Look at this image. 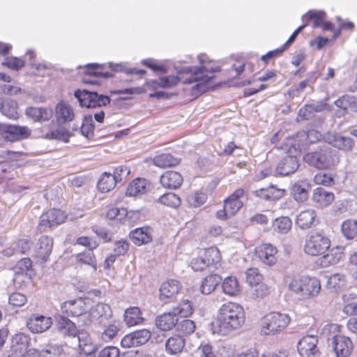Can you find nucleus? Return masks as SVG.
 <instances>
[{
    "instance_id": "1",
    "label": "nucleus",
    "mask_w": 357,
    "mask_h": 357,
    "mask_svg": "<svg viewBox=\"0 0 357 357\" xmlns=\"http://www.w3.org/2000/svg\"><path fill=\"white\" fill-rule=\"evenodd\" d=\"M197 59L199 66L184 68L176 76L160 77V87L172 88L179 82L183 84H193L190 89V96L193 98H197L207 91L212 87L215 74L221 71V68L206 54H199Z\"/></svg>"
},
{
    "instance_id": "2",
    "label": "nucleus",
    "mask_w": 357,
    "mask_h": 357,
    "mask_svg": "<svg viewBox=\"0 0 357 357\" xmlns=\"http://www.w3.org/2000/svg\"><path fill=\"white\" fill-rule=\"evenodd\" d=\"M246 313L243 307L234 301L220 305L215 320L211 323L213 333L227 335L241 328L245 324Z\"/></svg>"
},
{
    "instance_id": "3",
    "label": "nucleus",
    "mask_w": 357,
    "mask_h": 357,
    "mask_svg": "<svg viewBox=\"0 0 357 357\" xmlns=\"http://www.w3.org/2000/svg\"><path fill=\"white\" fill-rule=\"evenodd\" d=\"M289 289L303 299L317 297L321 289L320 280L314 276L302 275L293 278L289 283Z\"/></svg>"
},
{
    "instance_id": "4",
    "label": "nucleus",
    "mask_w": 357,
    "mask_h": 357,
    "mask_svg": "<svg viewBox=\"0 0 357 357\" xmlns=\"http://www.w3.org/2000/svg\"><path fill=\"white\" fill-rule=\"evenodd\" d=\"M291 317L287 314L271 312L261 319L260 331L264 335H275L280 333L290 324Z\"/></svg>"
},
{
    "instance_id": "5",
    "label": "nucleus",
    "mask_w": 357,
    "mask_h": 357,
    "mask_svg": "<svg viewBox=\"0 0 357 357\" xmlns=\"http://www.w3.org/2000/svg\"><path fill=\"white\" fill-rule=\"evenodd\" d=\"M331 246V239L322 231H312L305 236L303 252L308 256L319 257L325 254Z\"/></svg>"
},
{
    "instance_id": "6",
    "label": "nucleus",
    "mask_w": 357,
    "mask_h": 357,
    "mask_svg": "<svg viewBox=\"0 0 357 357\" xmlns=\"http://www.w3.org/2000/svg\"><path fill=\"white\" fill-rule=\"evenodd\" d=\"M245 195V190L242 188L236 189L224 200L223 208L215 213V217L220 220H227L235 215L243 206L242 199Z\"/></svg>"
},
{
    "instance_id": "7",
    "label": "nucleus",
    "mask_w": 357,
    "mask_h": 357,
    "mask_svg": "<svg viewBox=\"0 0 357 357\" xmlns=\"http://www.w3.org/2000/svg\"><path fill=\"white\" fill-rule=\"evenodd\" d=\"M320 137L321 134L314 130H309L307 132L300 131L295 135L287 137L284 146L287 149L288 153L297 156L308 143L314 142L312 137L319 139Z\"/></svg>"
},
{
    "instance_id": "8",
    "label": "nucleus",
    "mask_w": 357,
    "mask_h": 357,
    "mask_svg": "<svg viewBox=\"0 0 357 357\" xmlns=\"http://www.w3.org/2000/svg\"><path fill=\"white\" fill-rule=\"evenodd\" d=\"M67 218L68 214L66 211L56 208H50L40 215L37 230L40 233L45 232L64 223Z\"/></svg>"
},
{
    "instance_id": "9",
    "label": "nucleus",
    "mask_w": 357,
    "mask_h": 357,
    "mask_svg": "<svg viewBox=\"0 0 357 357\" xmlns=\"http://www.w3.org/2000/svg\"><path fill=\"white\" fill-rule=\"evenodd\" d=\"M303 159L309 165L319 169H327L334 165V158L328 149L320 148L307 152L303 155Z\"/></svg>"
},
{
    "instance_id": "10",
    "label": "nucleus",
    "mask_w": 357,
    "mask_h": 357,
    "mask_svg": "<svg viewBox=\"0 0 357 357\" xmlns=\"http://www.w3.org/2000/svg\"><path fill=\"white\" fill-rule=\"evenodd\" d=\"M75 96L78 99L80 105L87 108H96L105 106L110 102L108 96L98 95L96 92L86 90H77L75 92Z\"/></svg>"
},
{
    "instance_id": "11",
    "label": "nucleus",
    "mask_w": 357,
    "mask_h": 357,
    "mask_svg": "<svg viewBox=\"0 0 357 357\" xmlns=\"http://www.w3.org/2000/svg\"><path fill=\"white\" fill-rule=\"evenodd\" d=\"M87 301H89V299L81 297L65 301L61 307V312L68 317L82 316L90 308V304Z\"/></svg>"
},
{
    "instance_id": "12",
    "label": "nucleus",
    "mask_w": 357,
    "mask_h": 357,
    "mask_svg": "<svg viewBox=\"0 0 357 357\" xmlns=\"http://www.w3.org/2000/svg\"><path fill=\"white\" fill-rule=\"evenodd\" d=\"M54 240L47 235L41 236L36 242L33 252V257L40 263L48 260L52 253Z\"/></svg>"
},
{
    "instance_id": "13",
    "label": "nucleus",
    "mask_w": 357,
    "mask_h": 357,
    "mask_svg": "<svg viewBox=\"0 0 357 357\" xmlns=\"http://www.w3.org/2000/svg\"><path fill=\"white\" fill-rule=\"evenodd\" d=\"M31 133V130L26 126L0 125V135L10 142L26 139Z\"/></svg>"
},
{
    "instance_id": "14",
    "label": "nucleus",
    "mask_w": 357,
    "mask_h": 357,
    "mask_svg": "<svg viewBox=\"0 0 357 357\" xmlns=\"http://www.w3.org/2000/svg\"><path fill=\"white\" fill-rule=\"evenodd\" d=\"M255 252L259 261L266 266H273L278 261V249L271 243L258 245L255 249Z\"/></svg>"
},
{
    "instance_id": "15",
    "label": "nucleus",
    "mask_w": 357,
    "mask_h": 357,
    "mask_svg": "<svg viewBox=\"0 0 357 357\" xmlns=\"http://www.w3.org/2000/svg\"><path fill=\"white\" fill-rule=\"evenodd\" d=\"M151 337V333L147 329H141L126 335L121 341L122 347L131 348L146 343Z\"/></svg>"
},
{
    "instance_id": "16",
    "label": "nucleus",
    "mask_w": 357,
    "mask_h": 357,
    "mask_svg": "<svg viewBox=\"0 0 357 357\" xmlns=\"http://www.w3.org/2000/svg\"><path fill=\"white\" fill-rule=\"evenodd\" d=\"M151 188L150 181L145 178L137 177L129 183L125 194L127 197L137 198L147 194Z\"/></svg>"
},
{
    "instance_id": "17",
    "label": "nucleus",
    "mask_w": 357,
    "mask_h": 357,
    "mask_svg": "<svg viewBox=\"0 0 357 357\" xmlns=\"http://www.w3.org/2000/svg\"><path fill=\"white\" fill-rule=\"evenodd\" d=\"M181 289V284L176 280L164 282L159 289V299L164 303L172 302Z\"/></svg>"
},
{
    "instance_id": "18",
    "label": "nucleus",
    "mask_w": 357,
    "mask_h": 357,
    "mask_svg": "<svg viewBox=\"0 0 357 357\" xmlns=\"http://www.w3.org/2000/svg\"><path fill=\"white\" fill-rule=\"evenodd\" d=\"M318 341V337L316 335L303 336L297 345L300 355L303 357H314L319 353Z\"/></svg>"
},
{
    "instance_id": "19",
    "label": "nucleus",
    "mask_w": 357,
    "mask_h": 357,
    "mask_svg": "<svg viewBox=\"0 0 357 357\" xmlns=\"http://www.w3.org/2000/svg\"><path fill=\"white\" fill-rule=\"evenodd\" d=\"M52 325V319L39 314H32L26 322V326L33 333H41L47 331Z\"/></svg>"
},
{
    "instance_id": "20",
    "label": "nucleus",
    "mask_w": 357,
    "mask_h": 357,
    "mask_svg": "<svg viewBox=\"0 0 357 357\" xmlns=\"http://www.w3.org/2000/svg\"><path fill=\"white\" fill-rule=\"evenodd\" d=\"M254 195L261 200L275 202L286 195V190L271 185L254 191Z\"/></svg>"
},
{
    "instance_id": "21",
    "label": "nucleus",
    "mask_w": 357,
    "mask_h": 357,
    "mask_svg": "<svg viewBox=\"0 0 357 357\" xmlns=\"http://www.w3.org/2000/svg\"><path fill=\"white\" fill-rule=\"evenodd\" d=\"M333 349L337 357H349L354 349L349 337L337 335L333 338Z\"/></svg>"
},
{
    "instance_id": "22",
    "label": "nucleus",
    "mask_w": 357,
    "mask_h": 357,
    "mask_svg": "<svg viewBox=\"0 0 357 357\" xmlns=\"http://www.w3.org/2000/svg\"><path fill=\"white\" fill-rule=\"evenodd\" d=\"M345 248L343 245H335L330 248L328 250L321 255L320 264L323 267H328L337 264L344 257Z\"/></svg>"
},
{
    "instance_id": "23",
    "label": "nucleus",
    "mask_w": 357,
    "mask_h": 357,
    "mask_svg": "<svg viewBox=\"0 0 357 357\" xmlns=\"http://www.w3.org/2000/svg\"><path fill=\"white\" fill-rule=\"evenodd\" d=\"M183 182L182 174L176 171H166L160 177L161 185L167 189H178L181 186Z\"/></svg>"
},
{
    "instance_id": "24",
    "label": "nucleus",
    "mask_w": 357,
    "mask_h": 357,
    "mask_svg": "<svg viewBox=\"0 0 357 357\" xmlns=\"http://www.w3.org/2000/svg\"><path fill=\"white\" fill-rule=\"evenodd\" d=\"M185 346V340L178 334H173L165 341V352L169 356H177L183 352Z\"/></svg>"
},
{
    "instance_id": "25",
    "label": "nucleus",
    "mask_w": 357,
    "mask_h": 357,
    "mask_svg": "<svg viewBox=\"0 0 357 357\" xmlns=\"http://www.w3.org/2000/svg\"><path fill=\"white\" fill-rule=\"evenodd\" d=\"M317 214L314 209L307 208L301 211L295 220L296 225L305 230L311 228L317 222Z\"/></svg>"
},
{
    "instance_id": "26",
    "label": "nucleus",
    "mask_w": 357,
    "mask_h": 357,
    "mask_svg": "<svg viewBox=\"0 0 357 357\" xmlns=\"http://www.w3.org/2000/svg\"><path fill=\"white\" fill-rule=\"evenodd\" d=\"M29 344V336L24 333L15 334L11 340L10 356L12 357H20L21 354L27 351Z\"/></svg>"
},
{
    "instance_id": "27",
    "label": "nucleus",
    "mask_w": 357,
    "mask_h": 357,
    "mask_svg": "<svg viewBox=\"0 0 357 357\" xmlns=\"http://www.w3.org/2000/svg\"><path fill=\"white\" fill-rule=\"evenodd\" d=\"M298 167L299 163L297 156L288 153L278 164L277 171L281 175L287 176L295 172Z\"/></svg>"
},
{
    "instance_id": "28",
    "label": "nucleus",
    "mask_w": 357,
    "mask_h": 357,
    "mask_svg": "<svg viewBox=\"0 0 357 357\" xmlns=\"http://www.w3.org/2000/svg\"><path fill=\"white\" fill-rule=\"evenodd\" d=\"M152 164L161 169L175 167L180 165L181 159L169 153H162L151 158Z\"/></svg>"
},
{
    "instance_id": "29",
    "label": "nucleus",
    "mask_w": 357,
    "mask_h": 357,
    "mask_svg": "<svg viewBox=\"0 0 357 357\" xmlns=\"http://www.w3.org/2000/svg\"><path fill=\"white\" fill-rule=\"evenodd\" d=\"M325 139L331 146L344 151L351 150L354 145L351 138L342 136L337 133L328 132L326 135Z\"/></svg>"
},
{
    "instance_id": "30",
    "label": "nucleus",
    "mask_w": 357,
    "mask_h": 357,
    "mask_svg": "<svg viewBox=\"0 0 357 357\" xmlns=\"http://www.w3.org/2000/svg\"><path fill=\"white\" fill-rule=\"evenodd\" d=\"M211 268L218 269L221 267L222 257L220 250L216 246H211L201 252Z\"/></svg>"
},
{
    "instance_id": "31",
    "label": "nucleus",
    "mask_w": 357,
    "mask_h": 357,
    "mask_svg": "<svg viewBox=\"0 0 357 357\" xmlns=\"http://www.w3.org/2000/svg\"><path fill=\"white\" fill-rule=\"evenodd\" d=\"M178 323V319L174 312H165L158 316L155 319V326L163 331H169L174 329Z\"/></svg>"
},
{
    "instance_id": "32",
    "label": "nucleus",
    "mask_w": 357,
    "mask_h": 357,
    "mask_svg": "<svg viewBox=\"0 0 357 357\" xmlns=\"http://www.w3.org/2000/svg\"><path fill=\"white\" fill-rule=\"evenodd\" d=\"M77 336L79 340V353L86 354L89 356H96L98 347L93 342L89 333L84 331H80Z\"/></svg>"
},
{
    "instance_id": "33",
    "label": "nucleus",
    "mask_w": 357,
    "mask_h": 357,
    "mask_svg": "<svg viewBox=\"0 0 357 357\" xmlns=\"http://www.w3.org/2000/svg\"><path fill=\"white\" fill-rule=\"evenodd\" d=\"M93 316L96 319L100 326H105L108 321L114 320L110 306L102 303H99L96 305L93 312Z\"/></svg>"
},
{
    "instance_id": "34",
    "label": "nucleus",
    "mask_w": 357,
    "mask_h": 357,
    "mask_svg": "<svg viewBox=\"0 0 357 357\" xmlns=\"http://www.w3.org/2000/svg\"><path fill=\"white\" fill-rule=\"evenodd\" d=\"M56 327L57 330L65 336L75 337L80 331L77 330L74 322L62 315L56 317Z\"/></svg>"
},
{
    "instance_id": "35",
    "label": "nucleus",
    "mask_w": 357,
    "mask_h": 357,
    "mask_svg": "<svg viewBox=\"0 0 357 357\" xmlns=\"http://www.w3.org/2000/svg\"><path fill=\"white\" fill-rule=\"evenodd\" d=\"M132 242L138 246L147 244L152 241V235L149 227H139L130 233Z\"/></svg>"
},
{
    "instance_id": "36",
    "label": "nucleus",
    "mask_w": 357,
    "mask_h": 357,
    "mask_svg": "<svg viewBox=\"0 0 357 357\" xmlns=\"http://www.w3.org/2000/svg\"><path fill=\"white\" fill-rule=\"evenodd\" d=\"M222 292L231 297L238 296L241 292V286L236 277L230 275L222 280Z\"/></svg>"
},
{
    "instance_id": "37",
    "label": "nucleus",
    "mask_w": 357,
    "mask_h": 357,
    "mask_svg": "<svg viewBox=\"0 0 357 357\" xmlns=\"http://www.w3.org/2000/svg\"><path fill=\"white\" fill-rule=\"evenodd\" d=\"M102 326L104 328L101 333L100 338L105 342L113 341L117 337L121 330V324L117 320L108 321L105 326Z\"/></svg>"
},
{
    "instance_id": "38",
    "label": "nucleus",
    "mask_w": 357,
    "mask_h": 357,
    "mask_svg": "<svg viewBox=\"0 0 357 357\" xmlns=\"http://www.w3.org/2000/svg\"><path fill=\"white\" fill-rule=\"evenodd\" d=\"M335 199L333 192H328L324 188L319 187L314 190L312 199L313 202L320 206H327L330 205Z\"/></svg>"
},
{
    "instance_id": "39",
    "label": "nucleus",
    "mask_w": 357,
    "mask_h": 357,
    "mask_svg": "<svg viewBox=\"0 0 357 357\" xmlns=\"http://www.w3.org/2000/svg\"><path fill=\"white\" fill-rule=\"evenodd\" d=\"M310 185L307 182H298L293 185L291 195L298 202L303 203L308 199Z\"/></svg>"
},
{
    "instance_id": "40",
    "label": "nucleus",
    "mask_w": 357,
    "mask_h": 357,
    "mask_svg": "<svg viewBox=\"0 0 357 357\" xmlns=\"http://www.w3.org/2000/svg\"><path fill=\"white\" fill-rule=\"evenodd\" d=\"M56 117L59 122L71 121L75 116L72 107L67 102L61 101L55 108Z\"/></svg>"
},
{
    "instance_id": "41",
    "label": "nucleus",
    "mask_w": 357,
    "mask_h": 357,
    "mask_svg": "<svg viewBox=\"0 0 357 357\" xmlns=\"http://www.w3.org/2000/svg\"><path fill=\"white\" fill-rule=\"evenodd\" d=\"M222 281V277L217 273H211L206 276L201 284L200 290L204 294H210L215 291Z\"/></svg>"
},
{
    "instance_id": "42",
    "label": "nucleus",
    "mask_w": 357,
    "mask_h": 357,
    "mask_svg": "<svg viewBox=\"0 0 357 357\" xmlns=\"http://www.w3.org/2000/svg\"><path fill=\"white\" fill-rule=\"evenodd\" d=\"M26 114L34 121H46L52 118V111L44 107H29L26 109Z\"/></svg>"
},
{
    "instance_id": "43",
    "label": "nucleus",
    "mask_w": 357,
    "mask_h": 357,
    "mask_svg": "<svg viewBox=\"0 0 357 357\" xmlns=\"http://www.w3.org/2000/svg\"><path fill=\"white\" fill-rule=\"evenodd\" d=\"M84 73L86 75L97 77H111L113 74L107 70L105 65H99L97 63H89L84 67Z\"/></svg>"
},
{
    "instance_id": "44",
    "label": "nucleus",
    "mask_w": 357,
    "mask_h": 357,
    "mask_svg": "<svg viewBox=\"0 0 357 357\" xmlns=\"http://www.w3.org/2000/svg\"><path fill=\"white\" fill-rule=\"evenodd\" d=\"M16 268L17 271L15 272L14 278L15 282H17L20 278L22 276L30 279L29 277H28V272L33 270L32 260L29 257L22 258L17 261Z\"/></svg>"
},
{
    "instance_id": "45",
    "label": "nucleus",
    "mask_w": 357,
    "mask_h": 357,
    "mask_svg": "<svg viewBox=\"0 0 357 357\" xmlns=\"http://www.w3.org/2000/svg\"><path fill=\"white\" fill-rule=\"evenodd\" d=\"M347 285L346 276L342 273H335L331 275L326 283L328 289L335 292L342 290Z\"/></svg>"
},
{
    "instance_id": "46",
    "label": "nucleus",
    "mask_w": 357,
    "mask_h": 357,
    "mask_svg": "<svg viewBox=\"0 0 357 357\" xmlns=\"http://www.w3.org/2000/svg\"><path fill=\"white\" fill-rule=\"evenodd\" d=\"M76 262L79 265H86L97 268V260L93 250H84L75 255Z\"/></svg>"
},
{
    "instance_id": "47",
    "label": "nucleus",
    "mask_w": 357,
    "mask_h": 357,
    "mask_svg": "<svg viewBox=\"0 0 357 357\" xmlns=\"http://www.w3.org/2000/svg\"><path fill=\"white\" fill-rule=\"evenodd\" d=\"M195 309L192 302L188 299H182L178 304L173 308V312L176 316L186 318L194 313Z\"/></svg>"
},
{
    "instance_id": "48",
    "label": "nucleus",
    "mask_w": 357,
    "mask_h": 357,
    "mask_svg": "<svg viewBox=\"0 0 357 357\" xmlns=\"http://www.w3.org/2000/svg\"><path fill=\"white\" fill-rule=\"evenodd\" d=\"M116 184L111 173L104 172L98 182L97 187L99 191L105 193L113 190Z\"/></svg>"
},
{
    "instance_id": "49",
    "label": "nucleus",
    "mask_w": 357,
    "mask_h": 357,
    "mask_svg": "<svg viewBox=\"0 0 357 357\" xmlns=\"http://www.w3.org/2000/svg\"><path fill=\"white\" fill-rule=\"evenodd\" d=\"M124 320L127 325L133 326L142 322V312L137 307L127 309L124 314Z\"/></svg>"
},
{
    "instance_id": "50",
    "label": "nucleus",
    "mask_w": 357,
    "mask_h": 357,
    "mask_svg": "<svg viewBox=\"0 0 357 357\" xmlns=\"http://www.w3.org/2000/svg\"><path fill=\"white\" fill-rule=\"evenodd\" d=\"M325 18L326 13L324 11L317 10H309L302 17L303 20L305 22V23L308 22L309 24L312 21L314 27H320Z\"/></svg>"
},
{
    "instance_id": "51",
    "label": "nucleus",
    "mask_w": 357,
    "mask_h": 357,
    "mask_svg": "<svg viewBox=\"0 0 357 357\" xmlns=\"http://www.w3.org/2000/svg\"><path fill=\"white\" fill-rule=\"evenodd\" d=\"M159 204L167 207L176 208L181 204V199L174 192H166L161 195L157 200Z\"/></svg>"
},
{
    "instance_id": "52",
    "label": "nucleus",
    "mask_w": 357,
    "mask_h": 357,
    "mask_svg": "<svg viewBox=\"0 0 357 357\" xmlns=\"http://www.w3.org/2000/svg\"><path fill=\"white\" fill-rule=\"evenodd\" d=\"M127 215L128 211L126 208L110 206L105 213V218L110 220H116L119 222H122L126 220Z\"/></svg>"
},
{
    "instance_id": "53",
    "label": "nucleus",
    "mask_w": 357,
    "mask_h": 357,
    "mask_svg": "<svg viewBox=\"0 0 357 357\" xmlns=\"http://www.w3.org/2000/svg\"><path fill=\"white\" fill-rule=\"evenodd\" d=\"M341 229L347 239L354 238L357 236V221L351 219L344 221Z\"/></svg>"
},
{
    "instance_id": "54",
    "label": "nucleus",
    "mask_w": 357,
    "mask_h": 357,
    "mask_svg": "<svg viewBox=\"0 0 357 357\" xmlns=\"http://www.w3.org/2000/svg\"><path fill=\"white\" fill-rule=\"evenodd\" d=\"M292 222L288 217H280L276 218L273 223L274 230L280 234H287L291 228Z\"/></svg>"
},
{
    "instance_id": "55",
    "label": "nucleus",
    "mask_w": 357,
    "mask_h": 357,
    "mask_svg": "<svg viewBox=\"0 0 357 357\" xmlns=\"http://www.w3.org/2000/svg\"><path fill=\"white\" fill-rule=\"evenodd\" d=\"M70 134L64 128H59L46 133L45 137L48 139H58L64 142H68Z\"/></svg>"
},
{
    "instance_id": "56",
    "label": "nucleus",
    "mask_w": 357,
    "mask_h": 357,
    "mask_svg": "<svg viewBox=\"0 0 357 357\" xmlns=\"http://www.w3.org/2000/svg\"><path fill=\"white\" fill-rule=\"evenodd\" d=\"M316 185L330 187L334 185V175L326 172L317 173L314 177Z\"/></svg>"
},
{
    "instance_id": "57",
    "label": "nucleus",
    "mask_w": 357,
    "mask_h": 357,
    "mask_svg": "<svg viewBox=\"0 0 357 357\" xmlns=\"http://www.w3.org/2000/svg\"><path fill=\"white\" fill-rule=\"evenodd\" d=\"M246 282L252 287L260 284L263 280V275L256 268H248L246 271Z\"/></svg>"
},
{
    "instance_id": "58",
    "label": "nucleus",
    "mask_w": 357,
    "mask_h": 357,
    "mask_svg": "<svg viewBox=\"0 0 357 357\" xmlns=\"http://www.w3.org/2000/svg\"><path fill=\"white\" fill-rule=\"evenodd\" d=\"M160 87V81L150 80L145 83L143 87L131 88L129 89L130 93H142L148 91H154Z\"/></svg>"
},
{
    "instance_id": "59",
    "label": "nucleus",
    "mask_w": 357,
    "mask_h": 357,
    "mask_svg": "<svg viewBox=\"0 0 357 357\" xmlns=\"http://www.w3.org/2000/svg\"><path fill=\"white\" fill-rule=\"evenodd\" d=\"M76 244L88 248L87 250H94L99 246V242L94 238L82 236L76 239Z\"/></svg>"
},
{
    "instance_id": "60",
    "label": "nucleus",
    "mask_w": 357,
    "mask_h": 357,
    "mask_svg": "<svg viewBox=\"0 0 357 357\" xmlns=\"http://www.w3.org/2000/svg\"><path fill=\"white\" fill-rule=\"evenodd\" d=\"M94 128L92 116H85L80 128L82 134L86 137L90 138L93 135Z\"/></svg>"
},
{
    "instance_id": "61",
    "label": "nucleus",
    "mask_w": 357,
    "mask_h": 357,
    "mask_svg": "<svg viewBox=\"0 0 357 357\" xmlns=\"http://www.w3.org/2000/svg\"><path fill=\"white\" fill-rule=\"evenodd\" d=\"M190 266L194 271L197 272L204 271L206 269H211L206 260L203 258L201 252L197 257L192 259L190 263Z\"/></svg>"
},
{
    "instance_id": "62",
    "label": "nucleus",
    "mask_w": 357,
    "mask_h": 357,
    "mask_svg": "<svg viewBox=\"0 0 357 357\" xmlns=\"http://www.w3.org/2000/svg\"><path fill=\"white\" fill-rule=\"evenodd\" d=\"M24 65L25 62L23 59L15 56L7 57L2 63V66L15 70H20Z\"/></svg>"
},
{
    "instance_id": "63",
    "label": "nucleus",
    "mask_w": 357,
    "mask_h": 357,
    "mask_svg": "<svg viewBox=\"0 0 357 357\" xmlns=\"http://www.w3.org/2000/svg\"><path fill=\"white\" fill-rule=\"evenodd\" d=\"M195 328V321L190 319H184L178 324L177 331L183 335H188L194 333Z\"/></svg>"
},
{
    "instance_id": "64",
    "label": "nucleus",
    "mask_w": 357,
    "mask_h": 357,
    "mask_svg": "<svg viewBox=\"0 0 357 357\" xmlns=\"http://www.w3.org/2000/svg\"><path fill=\"white\" fill-rule=\"evenodd\" d=\"M26 302V296L17 291L12 293L9 296V304L13 307H22L25 305Z\"/></svg>"
}]
</instances>
